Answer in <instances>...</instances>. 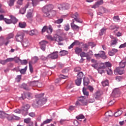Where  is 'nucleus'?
I'll use <instances>...</instances> for the list:
<instances>
[{"mask_svg": "<svg viewBox=\"0 0 126 126\" xmlns=\"http://www.w3.org/2000/svg\"><path fill=\"white\" fill-rule=\"evenodd\" d=\"M54 6L52 4L47 5L42 8V11L46 17H53L56 15V11L53 10Z\"/></svg>", "mask_w": 126, "mask_h": 126, "instance_id": "nucleus-1", "label": "nucleus"}, {"mask_svg": "<svg viewBox=\"0 0 126 126\" xmlns=\"http://www.w3.org/2000/svg\"><path fill=\"white\" fill-rule=\"evenodd\" d=\"M87 100L85 96H80L79 97L78 100L76 101L75 103V106L77 107H79L80 106H87Z\"/></svg>", "mask_w": 126, "mask_h": 126, "instance_id": "nucleus-2", "label": "nucleus"}, {"mask_svg": "<svg viewBox=\"0 0 126 126\" xmlns=\"http://www.w3.org/2000/svg\"><path fill=\"white\" fill-rule=\"evenodd\" d=\"M44 94H41L36 95V104L37 105H43L47 102V98H43Z\"/></svg>", "mask_w": 126, "mask_h": 126, "instance_id": "nucleus-3", "label": "nucleus"}, {"mask_svg": "<svg viewBox=\"0 0 126 126\" xmlns=\"http://www.w3.org/2000/svg\"><path fill=\"white\" fill-rule=\"evenodd\" d=\"M58 51L54 52L48 55V59H51V60H56L59 58Z\"/></svg>", "mask_w": 126, "mask_h": 126, "instance_id": "nucleus-4", "label": "nucleus"}, {"mask_svg": "<svg viewBox=\"0 0 126 126\" xmlns=\"http://www.w3.org/2000/svg\"><path fill=\"white\" fill-rule=\"evenodd\" d=\"M58 8L60 10H65L69 8V4L66 3L58 5Z\"/></svg>", "mask_w": 126, "mask_h": 126, "instance_id": "nucleus-5", "label": "nucleus"}, {"mask_svg": "<svg viewBox=\"0 0 126 126\" xmlns=\"http://www.w3.org/2000/svg\"><path fill=\"white\" fill-rule=\"evenodd\" d=\"M114 73L115 74H120V75H122V74L125 73V70L124 69V68L118 67L114 70Z\"/></svg>", "mask_w": 126, "mask_h": 126, "instance_id": "nucleus-6", "label": "nucleus"}, {"mask_svg": "<svg viewBox=\"0 0 126 126\" xmlns=\"http://www.w3.org/2000/svg\"><path fill=\"white\" fill-rule=\"evenodd\" d=\"M24 38V36L23 35V33H18L15 36V39L17 42H22Z\"/></svg>", "mask_w": 126, "mask_h": 126, "instance_id": "nucleus-7", "label": "nucleus"}, {"mask_svg": "<svg viewBox=\"0 0 126 126\" xmlns=\"http://www.w3.org/2000/svg\"><path fill=\"white\" fill-rule=\"evenodd\" d=\"M53 41H56V42H63V38L58 35V34H55L53 36Z\"/></svg>", "mask_w": 126, "mask_h": 126, "instance_id": "nucleus-8", "label": "nucleus"}, {"mask_svg": "<svg viewBox=\"0 0 126 126\" xmlns=\"http://www.w3.org/2000/svg\"><path fill=\"white\" fill-rule=\"evenodd\" d=\"M32 97L33 95L32 94L27 93L26 94H22L21 98H22L23 100H24L25 98H27V99H32Z\"/></svg>", "mask_w": 126, "mask_h": 126, "instance_id": "nucleus-9", "label": "nucleus"}, {"mask_svg": "<svg viewBox=\"0 0 126 126\" xmlns=\"http://www.w3.org/2000/svg\"><path fill=\"white\" fill-rule=\"evenodd\" d=\"M48 41L46 40H42L39 42L40 49H41L42 51H45L46 50V45L48 44Z\"/></svg>", "mask_w": 126, "mask_h": 126, "instance_id": "nucleus-10", "label": "nucleus"}, {"mask_svg": "<svg viewBox=\"0 0 126 126\" xmlns=\"http://www.w3.org/2000/svg\"><path fill=\"white\" fill-rule=\"evenodd\" d=\"M71 17L74 18L76 22H78V23H82V21L78 18V14L77 13H75V14L72 15Z\"/></svg>", "mask_w": 126, "mask_h": 126, "instance_id": "nucleus-11", "label": "nucleus"}, {"mask_svg": "<svg viewBox=\"0 0 126 126\" xmlns=\"http://www.w3.org/2000/svg\"><path fill=\"white\" fill-rule=\"evenodd\" d=\"M118 52H119V50H118V49L113 48L111 50H109L108 51V55L110 57H112L113 56H114V55H115L116 53H118Z\"/></svg>", "mask_w": 126, "mask_h": 126, "instance_id": "nucleus-12", "label": "nucleus"}, {"mask_svg": "<svg viewBox=\"0 0 126 126\" xmlns=\"http://www.w3.org/2000/svg\"><path fill=\"white\" fill-rule=\"evenodd\" d=\"M22 44L24 48H28V47L30 46V43H29V41L27 39H24L23 41Z\"/></svg>", "mask_w": 126, "mask_h": 126, "instance_id": "nucleus-13", "label": "nucleus"}, {"mask_svg": "<svg viewBox=\"0 0 126 126\" xmlns=\"http://www.w3.org/2000/svg\"><path fill=\"white\" fill-rule=\"evenodd\" d=\"M102 3L103 0L97 1L96 2H95V4H94L92 7V8H97V7H99V5H102Z\"/></svg>", "mask_w": 126, "mask_h": 126, "instance_id": "nucleus-14", "label": "nucleus"}, {"mask_svg": "<svg viewBox=\"0 0 126 126\" xmlns=\"http://www.w3.org/2000/svg\"><path fill=\"white\" fill-rule=\"evenodd\" d=\"M90 83L89 78L87 77H84L83 79V84L84 86H88V84Z\"/></svg>", "mask_w": 126, "mask_h": 126, "instance_id": "nucleus-15", "label": "nucleus"}, {"mask_svg": "<svg viewBox=\"0 0 126 126\" xmlns=\"http://www.w3.org/2000/svg\"><path fill=\"white\" fill-rule=\"evenodd\" d=\"M100 58H101L103 60H106L107 59V56H106V53H105V52L104 51H101L99 52V55Z\"/></svg>", "mask_w": 126, "mask_h": 126, "instance_id": "nucleus-16", "label": "nucleus"}, {"mask_svg": "<svg viewBox=\"0 0 126 126\" xmlns=\"http://www.w3.org/2000/svg\"><path fill=\"white\" fill-rule=\"evenodd\" d=\"M82 52V48H80L79 47H76L75 48V53L76 55H80L81 52Z\"/></svg>", "mask_w": 126, "mask_h": 126, "instance_id": "nucleus-17", "label": "nucleus"}, {"mask_svg": "<svg viewBox=\"0 0 126 126\" xmlns=\"http://www.w3.org/2000/svg\"><path fill=\"white\" fill-rule=\"evenodd\" d=\"M39 83L38 82V81H32L30 82V86H32V87H33V86H38L39 85Z\"/></svg>", "mask_w": 126, "mask_h": 126, "instance_id": "nucleus-18", "label": "nucleus"}, {"mask_svg": "<svg viewBox=\"0 0 126 126\" xmlns=\"http://www.w3.org/2000/svg\"><path fill=\"white\" fill-rule=\"evenodd\" d=\"M7 114L4 113L2 111H0V119H5V117H7Z\"/></svg>", "mask_w": 126, "mask_h": 126, "instance_id": "nucleus-19", "label": "nucleus"}, {"mask_svg": "<svg viewBox=\"0 0 126 126\" xmlns=\"http://www.w3.org/2000/svg\"><path fill=\"white\" fill-rule=\"evenodd\" d=\"M71 27L74 29L75 30H79V27L74 24V21H73V22L71 23Z\"/></svg>", "mask_w": 126, "mask_h": 126, "instance_id": "nucleus-20", "label": "nucleus"}, {"mask_svg": "<svg viewBox=\"0 0 126 126\" xmlns=\"http://www.w3.org/2000/svg\"><path fill=\"white\" fill-rule=\"evenodd\" d=\"M29 34L31 36H33V35H36V34H38V31L36 30H32L29 32Z\"/></svg>", "mask_w": 126, "mask_h": 126, "instance_id": "nucleus-21", "label": "nucleus"}, {"mask_svg": "<svg viewBox=\"0 0 126 126\" xmlns=\"http://www.w3.org/2000/svg\"><path fill=\"white\" fill-rule=\"evenodd\" d=\"M53 121V119H47L44 121L42 123H41L40 126H44V125H47V124H50L51 122Z\"/></svg>", "mask_w": 126, "mask_h": 126, "instance_id": "nucleus-22", "label": "nucleus"}, {"mask_svg": "<svg viewBox=\"0 0 126 126\" xmlns=\"http://www.w3.org/2000/svg\"><path fill=\"white\" fill-rule=\"evenodd\" d=\"M11 23H13V24H15L17 23V21H18V20L16 19L14 16H11Z\"/></svg>", "mask_w": 126, "mask_h": 126, "instance_id": "nucleus-23", "label": "nucleus"}, {"mask_svg": "<svg viewBox=\"0 0 126 126\" xmlns=\"http://www.w3.org/2000/svg\"><path fill=\"white\" fill-rule=\"evenodd\" d=\"M43 0H32L33 6H36L39 3V1H42Z\"/></svg>", "mask_w": 126, "mask_h": 126, "instance_id": "nucleus-24", "label": "nucleus"}, {"mask_svg": "<svg viewBox=\"0 0 126 126\" xmlns=\"http://www.w3.org/2000/svg\"><path fill=\"white\" fill-rule=\"evenodd\" d=\"M38 61H39V58H38V57L37 56H34L32 58V61L30 62H32V64H33L36 63L38 62Z\"/></svg>", "mask_w": 126, "mask_h": 126, "instance_id": "nucleus-25", "label": "nucleus"}, {"mask_svg": "<svg viewBox=\"0 0 126 126\" xmlns=\"http://www.w3.org/2000/svg\"><path fill=\"white\" fill-rule=\"evenodd\" d=\"M103 65L102 67L103 68H105L106 66L107 67H111V66H112V64L109 62H106L104 63H103Z\"/></svg>", "mask_w": 126, "mask_h": 126, "instance_id": "nucleus-26", "label": "nucleus"}, {"mask_svg": "<svg viewBox=\"0 0 126 126\" xmlns=\"http://www.w3.org/2000/svg\"><path fill=\"white\" fill-rule=\"evenodd\" d=\"M122 114H123V111L119 110L117 111H116V112H115L114 113V116L115 117H120V116H121V115H122Z\"/></svg>", "mask_w": 126, "mask_h": 126, "instance_id": "nucleus-27", "label": "nucleus"}, {"mask_svg": "<svg viewBox=\"0 0 126 126\" xmlns=\"http://www.w3.org/2000/svg\"><path fill=\"white\" fill-rule=\"evenodd\" d=\"M46 32L48 34H52V32H53V28L52 27V26L47 27V30Z\"/></svg>", "mask_w": 126, "mask_h": 126, "instance_id": "nucleus-28", "label": "nucleus"}, {"mask_svg": "<svg viewBox=\"0 0 126 126\" xmlns=\"http://www.w3.org/2000/svg\"><path fill=\"white\" fill-rule=\"evenodd\" d=\"M14 2H15V0H9L7 1V3L9 6H13L14 5Z\"/></svg>", "mask_w": 126, "mask_h": 126, "instance_id": "nucleus-29", "label": "nucleus"}, {"mask_svg": "<svg viewBox=\"0 0 126 126\" xmlns=\"http://www.w3.org/2000/svg\"><path fill=\"white\" fill-rule=\"evenodd\" d=\"M100 96H101V93L99 91H97L94 94V98H95L97 100L99 99Z\"/></svg>", "mask_w": 126, "mask_h": 126, "instance_id": "nucleus-30", "label": "nucleus"}, {"mask_svg": "<svg viewBox=\"0 0 126 126\" xmlns=\"http://www.w3.org/2000/svg\"><path fill=\"white\" fill-rule=\"evenodd\" d=\"M83 76H84V75L82 72H80L77 74V78H79V79H81V80H82Z\"/></svg>", "mask_w": 126, "mask_h": 126, "instance_id": "nucleus-31", "label": "nucleus"}, {"mask_svg": "<svg viewBox=\"0 0 126 126\" xmlns=\"http://www.w3.org/2000/svg\"><path fill=\"white\" fill-rule=\"evenodd\" d=\"M19 26L20 28H25L26 27V23L20 22L19 23Z\"/></svg>", "mask_w": 126, "mask_h": 126, "instance_id": "nucleus-32", "label": "nucleus"}, {"mask_svg": "<svg viewBox=\"0 0 126 126\" xmlns=\"http://www.w3.org/2000/svg\"><path fill=\"white\" fill-rule=\"evenodd\" d=\"M14 36V34H13V33H10L8 34L7 37L6 38V40H10V39H12Z\"/></svg>", "mask_w": 126, "mask_h": 126, "instance_id": "nucleus-33", "label": "nucleus"}, {"mask_svg": "<svg viewBox=\"0 0 126 126\" xmlns=\"http://www.w3.org/2000/svg\"><path fill=\"white\" fill-rule=\"evenodd\" d=\"M81 79L77 78L75 80V83L76 85H77V86H80V85L81 84Z\"/></svg>", "mask_w": 126, "mask_h": 126, "instance_id": "nucleus-34", "label": "nucleus"}, {"mask_svg": "<svg viewBox=\"0 0 126 126\" xmlns=\"http://www.w3.org/2000/svg\"><path fill=\"white\" fill-rule=\"evenodd\" d=\"M26 70H27V66H26L25 68L21 69L19 70V71L21 74H24L25 72H26Z\"/></svg>", "mask_w": 126, "mask_h": 126, "instance_id": "nucleus-35", "label": "nucleus"}, {"mask_svg": "<svg viewBox=\"0 0 126 126\" xmlns=\"http://www.w3.org/2000/svg\"><path fill=\"white\" fill-rule=\"evenodd\" d=\"M112 94H114L115 95L117 94H120V90H119V88L114 89L112 92Z\"/></svg>", "mask_w": 126, "mask_h": 126, "instance_id": "nucleus-36", "label": "nucleus"}, {"mask_svg": "<svg viewBox=\"0 0 126 126\" xmlns=\"http://www.w3.org/2000/svg\"><path fill=\"white\" fill-rule=\"evenodd\" d=\"M83 93L84 95L85 96H89V92L88 91H86V89L84 87L83 88Z\"/></svg>", "mask_w": 126, "mask_h": 126, "instance_id": "nucleus-37", "label": "nucleus"}, {"mask_svg": "<svg viewBox=\"0 0 126 126\" xmlns=\"http://www.w3.org/2000/svg\"><path fill=\"white\" fill-rule=\"evenodd\" d=\"M60 56L63 57V56H65V55H67V51L65 50H63L60 52Z\"/></svg>", "mask_w": 126, "mask_h": 126, "instance_id": "nucleus-38", "label": "nucleus"}, {"mask_svg": "<svg viewBox=\"0 0 126 126\" xmlns=\"http://www.w3.org/2000/svg\"><path fill=\"white\" fill-rule=\"evenodd\" d=\"M29 68H30V71L32 73L33 72V66H32V62H29Z\"/></svg>", "mask_w": 126, "mask_h": 126, "instance_id": "nucleus-39", "label": "nucleus"}, {"mask_svg": "<svg viewBox=\"0 0 126 126\" xmlns=\"http://www.w3.org/2000/svg\"><path fill=\"white\" fill-rule=\"evenodd\" d=\"M21 113H22L23 116H27V115L28 114V111L26 110L25 109H22L21 110Z\"/></svg>", "mask_w": 126, "mask_h": 126, "instance_id": "nucleus-40", "label": "nucleus"}, {"mask_svg": "<svg viewBox=\"0 0 126 126\" xmlns=\"http://www.w3.org/2000/svg\"><path fill=\"white\" fill-rule=\"evenodd\" d=\"M106 71L108 75H112L113 74V71L111 68L106 69Z\"/></svg>", "mask_w": 126, "mask_h": 126, "instance_id": "nucleus-41", "label": "nucleus"}, {"mask_svg": "<svg viewBox=\"0 0 126 126\" xmlns=\"http://www.w3.org/2000/svg\"><path fill=\"white\" fill-rule=\"evenodd\" d=\"M63 19H59L55 21V23H56L57 24H61V23H63Z\"/></svg>", "mask_w": 126, "mask_h": 126, "instance_id": "nucleus-42", "label": "nucleus"}, {"mask_svg": "<svg viewBox=\"0 0 126 126\" xmlns=\"http://www.w3.org/2000/svg\"><path fill=\"white\" fill-rule=\"evenodd\" d=\"M13 59V61H14L16 63H20L21 59L19 57H15Z\"/></svg>", "mask_w": 126, "mask_h": 126, "instance_id": "nucleus-43", "label": "nucleus"}, {"mask_svg": "<svg viewBox=\"0 0 126 126\" xmlns=\"http://www.w3.org/2000/svg\"><path fill=\"white\" fill-rule=\"evenodd\" d=\"M102 86H108L109 85V81L108 80H105L102 83Z\"/></svg>", "mask_w": 126, "mask_h": 126, "instance_id": "nucleus-44", "label": "nucleus"}, {"mask_svg": "<svg viewBox=\"0 0 126 126\" xmlns=\"http://www.w3.org/2000/svg\"><path fill=\"white\" fill-rule=\"evenodd\" d=\"M47 29H48V26H44L41 30L42 33H45V32H47Z\"/></svg>", "mask_w": 126, "mask_h": 126, "instance_id": "nucleus-45", "label": "nucleus"}, {"mask_svg": "<svg viewBox=\"0 0 126 126\" xmlns=\"http://www.w3.org/2000/svg\"><path fill=\"white\" fill-rule=\"evenodd\" d=\"M84 118H85V117H84V116L82 114L79 115L78 116L76 117V118L77 120H81L82 119H84Z\"/></svg>", "mask_w": 126, "mask_h": 126, "instance_id": "nucleus-46", "label": "nucleus"}, {"mask_svg": "<svg viewBox=\"0 0 126 126\" xmlns=\"http://www.w3.org/2000/svg\"><path fill=\"white\" fill-rule=\"evenodd\" d=\"M80 56L82 58H86V57H87V53H85L84 51H82L81 53L80 54Z\"/></svg>", "mask_w": 126, "mask_h": 126, "instance_id": "nucleus-47", "label": "nucleus"}, {"mask_svg": "<svg viewBox=\"0 0 126 126\" xmlns=\"http://www.w3.org/2000/svg\"><path fill=\"white\" fill-rule=\"evenodd\" d=\"M64 29L65 31H68V30H69L70 29L69 24H67L66 25H65L64 27Z\"/></svg>", "mask_w": 126, "mask_h": 126, "instance_id": "nucleus-48", "label": "nucleus"}, {"mask_svg": "<svg viewBox=\"0 0 126 126\" xmlns=\"http://www.w3.org/2000/svg\"><path fill=\"white\" fill-rule=\"evenodd\" d=\"M126 66V62H121L120 63V67L122 68H124Z\"/></svg>", "mask_w": 126, "mask_h": 126, "instance_id": "nucleus-49", "label": "nucleus"}, {"mask_svg": "<svg viewBox=\"0 0 126 126\" xmlns=\"http://www.w3.org/2000/svg\"><path fill=\"white\" fill-rule=\"evenodd\" d=\"M4 21L6 23V24H11V19H8L7 18H5L4 19Z\"/></svg>", "mask_w": 126, "mask_h": 126, "instance_id": "nucleus-50", "label": "nucleus"}, {"mask_svg": "<svg viewBox=\"0 0 126 126\" xmlns=\"http://www.w3.org/2000/svg\"><path fill=\"white\" fill-rule=\"evenodd\" d=\"M105 31H106V29L105 28H102L101 30H100V32L99 33L100 36H103Z\"/></svg>", "mask_w": 126, "mask_h": 126, "instance_id": "nucleus-51", "label": "nucleus"}, {"mask_svg": "<svg viewBox=\"0 0 126 126\" xmlns=\"http://www.w3.org/2000/svg\"><path fill=\"white\" fill-rule=\"evenodd\" d=\"M29 109H30V105L29 104H26L23 108V109L25 110L26 111H28Z\"/></svg>", "mask_w": 126, "mask_h": 126, "instance_id": "nucleus-52", "label": "nucleus"}, {"mask_svg": "<svg viewBox=\"0 0 126 126\" xmlns=\"http://www.w3.org/2000/svg\"><path fill=\"white\" fill-rule=\"evenodd\" d=\"M4 39L3 38V37L0 36V47H1L3 45V41Z\"/></svg>", "mask_w": 126, "mask_h": 126, "instance_id": "nucleus-53", "label": "nucleus"}, {"mask_svg": "<svg viewBox=\"0 0 126 126\" xmlns=\"http://www.w3.org/2000/svg\"><path fill=\"white\" fill-rule=\"evenodd\" d=\"M93 56V52L90 50L87 53V57H92Z\"/></svg>", "mask_w": 126, "mask_h": 126, "instance_id": "nucleus-54", "label": "nucleus"}, {"mask_svg": "<svg viewBox=\"0 0 126 126\" xmlns=\"http://www.w3.org/2000/svg\"><path fill=\"white\" fill-rule=\"evenodd\" d=\"M24 122L26 123V124H29L31 122V118H28L25 119H24Z\"/></svg>", "mask_w": 126, "mask_h": 126, "instance_id": "nucleus-55", "label": "nucleus"}, {"mask_svg": "<svg viewBox=\"0 0 126 126\" xmlns=\"http://www.w3.org/2000/svg\"><path fill=\"white\" fill-rule=\"evenodd\" d=\"M91 66L94 67V68H95V69H98V63H94V64H92L91 65Z\"/></svg>", "mask_w": 126, "mask_h": 126, "instance_id": "nucleus-56", "label": "nucleus"}, {"mask_svg": "<svg viewBox=\"0 0 126 126\" xmlns=\"http://www.w3.org/2000/svg\"><path fill=\"white\" fill-rule=\"evenodd\" d=\"M5 118H6V119H7L8 121H11L12 120H13V115L11 116L7 114V116H6Z\"/></svg>", "mask_w": 126, "mask_h": 126, "instance_id": "nucleus-57", "label": "nucleus"}, {"mask_svg": "<svg viewBox=\"0 0 126 126\" xmlns=\"http://www.w3.org/2000/svg\"><path fill=\"white\" fill-rule=\"evenodd\" d=\"M113 20L116 22L120 21L121 20L120 19V17L119 16H115L113 17Z\"/></svg>", "mask_w": 126, "mask_h": 126, "instance_id": "nucleus-58", "label": "nucleus"}, {"mask_svg": "<svg viewBox=\"0 0 126 126\" xmlns=\"http://www.w3.org/2000/svg\"><path fill=\"white\" fill-rule=\"evenodd\" d=\"M20 63H21V64L23 65H25V64H27L28 62H27V60H21L20 61Z\"/></svg>", "mask_w": 126, "mask_h": 126, "instance_id": "nucleus-59", "label": "nucleus"}, {"mask_svg": "<svg viewBox=\"0 0 126 126\" xmlns=\"http://www.w3.org/2000/svg\"><path fill=\"white\" fill-rule=\"evenodd\" d=\"M20 80H21V75L17 76L16 78V81H17V82H19Z\"/></svg>", "mask_w": 126, "mask_h": 126, "instance_id": "nucleus-60", "label": "nucleus"}, {"mask_svg": "<svg viewBox=\"0 0 126 126\" xmlns=\"http://www.w3.org/2000/svg\"><path fill=\"white\" fill-rule=\"evenodd\" d=\"M48 59H49V58H48V56L46 57L43 55L40 56V60L42 61H47Z\"/></svg>", "mask_w": 126, "mask_h": 126, "instance_id": "nucleus-61", "label": "nucleus"}, {"mask_svg": "<svg viewBox=\"0 0 126 126\" xmlns=\"http://www.w3.org/2000/svg\"><path fill=\"white\" fill-rule=\"evenodd\" d=\"M20 12L21 13V14H24V13L26 12V9H25V8H22L20 10Z\"/></svg>", "mask_w": 126, "mask_h": 126, "instance_id": "nucleus-62", "label": "nucleus"}, {"mask_svg": "<svg viewBox=\"0 0 126 126\" xmlns=\"http://www.w3.org/2000/svg\"><path fill=\"white\" fill-rule=\"evenodd\" d=\"M26 16L27 18H31L32 17V13L31 12H28Z\"/></svg>", "mask_w": 126, "mask_h": 126, "instance_id": "nucleus-63", "label": "nucleus"}, {"mask_svg": "<svg viewBox=\"0 0 126 126\" xmlns=\"http://www.w3.org/2000/svg\"><path fill=\"white\" fill-rule=\"evenodd\" d=\"M0 63L1 64H2L3 65H4L5 64H6L7 62H6V60H0Z\"/></svg>", "mask_w": 126, "mask_h": 126, "instance_id": "nucleus-64", "label": "nucleus"}]
</instances>
